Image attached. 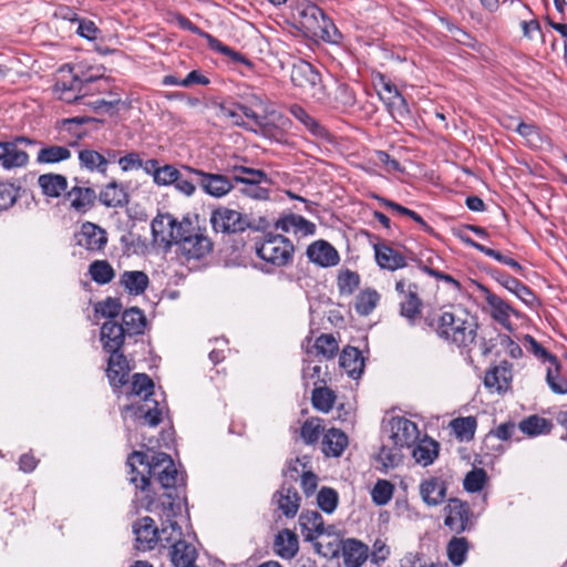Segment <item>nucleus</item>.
<instances>
[{"label":"nucleus","mask_w":567,"mask_h":567,"mask_svg":"<svg viewBox=\"0 0 567 567\" xmlns=\"http://www.w3.org/2000/svg\"><path fill=\"white\" fill-rule=\"evenodd\" d=\"M127 465L132 473L130 481L136 488L146 491L150 486V480L156 478L159 485L167 489L165 494L167 498L176 502L172 489H175L178 481L183 482V478L179 477L178 471L168 454L159 452L148 458L145 453L134 451L127 458ZM176 498L179 502L177 495Z\"/></svg>","instance_id":"obj_1"},{"label":"nucleus","mask_w":567,"mask_h":567,"mask_svg":"<svg viewBox=\"0 0 567 567\" xmlns=\"http://www.w3.org/2000/svg\"><path fill=\"white\" fill-rule=\"evenodd\" d=\"M424 324L437 338L460 349L472 346L477 337L478 324L465 311L431 312L424 317Z\"/></svg>","instance_id":"obj_2"},{"label":"nucleus","mask_w":567,"mask_h":567,"mask_svg":"<svg viewBox=\"0 0 567 567\" xmlns=\"http://www.w3.org/2000/svg\"><path fill=\"white\" fill-rule=\"evenodd\" d=\"M291 82L299 87L303 94L312 99L315 102L326 104L329 102V94L326 85L322 83L321 74L315 66L303 60L292 65Z\"/></svg>","instance_id":"obj_3"},{"label":"nucleus","mask_w":567,"mask_h":567,"mask_svg":"<svg viewBox=\"0 0 567 567\" xmlns=\"http://www.w3.org/2000/svg\"><path fill=\"white\" fill-rule=\"evenodd\" d=\"M317 1L311 0L305 2V4H295L292 9L297 11V21L305 34L326 39L330 37L329 28L332 27V22L316 4Z\"/></svg>","instance_id":"obj_4"},{"label":"nucleus","mask_w":567,"mask_h":567,"mask_svg":"<svg viewBox=\"0 0 567 567\" xmlns=\"http://www.w3.org/2000/svg\"><path fill=\"white\" fill-rule=\"evenodd\" d=\"M154 383L145 373H136L133 375L131 394L143 396V403L136 409V416L144 419L145 423L156 426L162 421V411L158 403L151 399L153 394Z\"/></svg>","instance_id":"obj_5"},{"label":"nucleus","mask_w":567,"mask_h":567,"mask_svg":"<svg viewBox=\"0 0 567 567\" xmlns=\"http://www.w3.org/2000/svg\"><path fill=\"white\" fill-rule=\"evenodd\" d=\"M293 245L282 235L267 234L257 245L256 252L266 262L277 267L288 265L292 260Z\"/></svg>","instance_id":"obj_6"},{"label":"nucleus","mask_w":567,"mask_h":567,"mask_svg":"<svg viewBox=\"0 0 567 567\" xmlns=\"http://www.w3.org/2000/svg\"><path fill=\"white\" fill-rule=\"evenodd\" d=\"M210 224L216 233L237 234L251 228L249 218L225 206H220L212 212Z\"/></svg>","instance_id":"obj_7"},{"label":"nucleus","mask_w":567,"mask_h":567,"mask_svg":"<svg viewBox=\"0 0 567 567\" xmlns=\"http://www.w3.org/2000/svg\"><path fill=\"white\" fill-rule=\"evenodd\" d=\"M444 525L455 534H462L474 526L473 513L468 503L450 498L444 507Z\"/></svg>","instance_id":"obj_8"},{"label":"nucleus","mask_w":567,"mask_h":567,"mask_svg":"<svg viewBox=\"0 0 567 567\" xmlns=\"http://www.w3.org/2000/svg\"><path fill=\"white\" fill-rule=\"evenodd\" d=\"M184 171L194 175L200 188L209 196L220 198L234 188L233 177L223 174L206 173L204 171L184 166Z\"/></svg>","instance_id":"obj_9"},{"label":"nucleus","mask_w":567,"mask_h":567,"mask_svg":"<svg viewBox=\"0 0 567 567\" xmlns=\"http://www.w3.org/2000/svg\"><path fill=\"white\" fill-rule=\"evenodd\" d=\"M32 145L34 141L25 136H18L12 141L0 142V164L6 169L23 167L29 162V155L19 145Z\"/></svg>","instance_id":"obj_10"},{"label":"nucleus","mask_w":567,"mask_h":567,"mask_svg":"<svg viewBox=\"0 0 567 567\" xmlns=\"http://www.w3.org/2000/svg\"><path fill=\"white\" fill-rule=\"evenodd\" d=\"M164 513L166 520L162 523L161 529H158V544L163 547L172 548L177 542L183 538V532L176 520L173 519L181 511V503L169 501L167 504L163 502Z\"/></svg>","instance_id":"obj_11"},{"label":"nucleus","mask_w":567,"mask_h":567,"mask_svg":"<svg viewBox=\"0 0 567 567\" xmlns=\"http://www.w3.org/2000/svg\"><path fill=\"white\" fill-rule=\"evenodd\" d=\"M390 440L399 447H411L419 440L416 424L405 417H393L390 422Z\"/></svg>","instance_id":"obj_12"},{"label":"nucleus","mask_w":567,"mask_h":567,"mask_svg":"<svg viewBox=\"0 0 567 567\" xmlns=\"http://www.w3.org/2000/svg\"><path fill=\"white\" fill-rule=\"evenodd\" d=\"M179 249L187 259H200L213 250V241L198 228L183 238Z\"/></svg>","instance_id":"obj_13"},{"label":"nucleus","mask_w":567,"mask_h":567,"mask_svg":"<svg viewBox=\"0 0 567 567\" xmlns=\"http://www.w3.org/2000/svg\"><path fill=\"white\" fill-rule=\"evenodd\" d=\"M78 85H80V78L73 74L72 68L64 65L59 69V76L54 84V93L59 100L66 103L78 102Z\"/></svg>","instance_id":"obj_14"},{"label":"nucleus","mask_w":567,"mask_h":567,"mask_svg":"<svg viewBox=\"0 0 567 567\" xmlns=\"http://www.w3.org/2000/svg\"><path fill=\"white\" fill-rule=\"evenodd\" d=\"M307 257L311 262L323 268L336 266L340 261L338 250L330 243L322 239L308 246Z\"/></svg>","instance_id":"obj_15"},{"label":"nucleus","mask_w":567,"mask_h":567,"mask_svg":"<svg viewBox=\"0 0 567 567\" xmlns=\"http://www.w3.org/2000/svg\"><path fill=\"white\" fill-rule=\"evenodd\" d=\"M106 244L107 234L102 227L90 221L82 225L81 231L78 235V245L89 251H101Z\"/></svg>","instance_id":"obj_16"},{"label":"nucleus","mask_w":567,"mask_h":567,"mask_svg":"<svg viewBox=\"0 0 567 567\" xmlns=\"http://www.w3.org/2000/svg\"><path fill=\"white\" fill-rule=\"evenodd\" d=\"M133 532L138 550L153 549L158 543V529L154 526V520L150 516L137 519L133 525Z\"/></svg>","instance_id":"obj_17"},{"label":"nucleus","mask_w":567,"mask_h":567,"mask_svg":"<svg viewBox=\"0 0 567 567\" xmlns=\"http://www.w3.org/2000/svg\"><path fill=\"white\" fill-rule=\"evenodd\" d=\"M101 342L104 351L109 353L121 352L127 336L121 323L114 320L105 321L101 327Z\"/></svg>","instance_id":"obj_18"},{"label":"nucleus","mask_w":567,"mask_h":567,"mask_svg":"<svg viewBox=\"0 0 567 567\" xmlns=\"http://www.w3.org/2000/svg\"><path fill=\"white\" fill-rule=\"evenodd\" d=\"M491 275L499 285H502L505 289L514 293L524 303L533 306L536 302V296L534 295L532 289L526 285L522 284L516 278L498 269H492Z\"/></svg>","instance_id":"obj_19"},{"label":"nucleus","mask_w":567,"mask_h":567,"mask_svg":"<svg viewBox=\"0 0 567 567\" xmlns=\"http://www.w3.org/2000/svg\"><path fill=\"white\" fill-rule=\"evenodd\" d=\"M131 367L122 352L110 353L107 360L106 375L114 389H120L128 381Z\"/></svg>","instance_id":"obj_20"},{"label":"nucleus","mask_w":567,"mask_h":567,"mask_svg":"<svg viewBox=\"0 0 567 567\" xmlns=\"http://www.w3.org/2000/svg\"><path fill=\"white\" fill-rule=\"evenodd\" d=\"M65 197L70 203V207L80 214H85L91 210L97 199V195L92 187L74 185Z\"/></svg>","instance_id":"obj_21"},{"label":"nucleus","mask_w":567,"mask_h":567,"mask_svg":"<svg viewBox=\"0 0 567 567\" xmlns=\"http://www.w3.org/2000/svg\"><path fill=\"white\" fill-rule=\"evenodd\" d=\"M97 199L105 207L123 208L130 203V195L123 185L113 179L103 187Z\"/></svg>","instance_id":"obj_22"},{"label":"nucleus","mask_w":567,"mask_h":567,"mask_svg":"<svg viewBox=\"0 0 567 567\" xmlns=\"http://www.w3.org/2000/svg\"><path fill=\"white\" fill-rule=\"evenodd\" d=\"M512 364L507 361H502L486 371L484 377V385L488 389H494L497 392L506 391L512 382Z\"/></svg>","instance_id":"obj_23"},{"label":"nucleus","mask_w":567,"mask_h":567,"mask_svg":"<svg viewBox=\"0 0 567 567\" xmlns=\"http://www.w3.org/2000/svg\"><path fill=\"white\" fill-rule=\"evenodd\" d=\"M482 289L485 292V300L491 308L492 318L511 331L513 327L509 317L511 313H516L515 310L505 300L487 288L482 287Z\"/></svg>","instance_id":"obj_24"},{"label":"nucleus","mask_w":567,"mask_h":567,"mask_svg":"<svg viewBox=\"0 0 567 567\" xmlns=\"http://www.w3.org/2000/svg\"><path fill=\"white\" fill-rule=\"evenodd\" d=\"M419 285L409 284L408 291L403 299L400 301V315L404 317L411 326L416 323L420 318L423 302L417 295Z\"/></svg>","instance_id":"obj_25"},{"label":"nucleus","mask_w":567,"mask_h":567,"mask_svg":"<svg viewBox=\"0 0 567 567\" xmlns=\"http://www.w3.org/2000/svg\"><path fill=\"white\" fill-rule=\"evenodd\" d=\"M446 484L439 477L424 480L420 484V495L427 506H437L446 497Z\"/></svg>","instance_id":"obj_26"},{"label":"nucleus","mask_w":567,"mask_h":567,"mask_svg":"<svg viewBox=\"0 0 567 567\" xmlns=\"http://www.w3.org/2000/svg\"><path fill=\"white\" fill-rule=\"evenodd\" d=\"M374 254L378 265L383 269L394 271L406 266L405 257L386 244H375Z\"/></svg>","instance_id":"obj_27"},{"label":"nucleus","mask_w":567,"mask_h":567,"mask_svg":"<svg viewBox=\"0 0 567 567\" xmlns=\"http://www.w3.org/2000/svg\"><path fill=\"white\" fill-rule=\"evenodd\" d=\"M278 508L286 517H295L300 508V496L295 487L284 484L274 495Z\"/></svg>","instance_id":"obj_28"},{"label":"nucleus","mask_w":567,"mask_h":567,"mask_svg":"<svg viewBox=\"0 0 567 567\" xmlns=\"http://www.w3.org/2000/svg\"><path fill=\"white\" fill-rule=\"evenodd\" d=\"M340 367L353 379L360 378L364 368V359L359 349L346 347L339 358Z\"/></svg>","instance_id":"obj_29"},{"label":"nucleus","mask_w":567,"mask_h":567,"mask_svg":"<svg viewBox=\"0 0 567 567\" xmlns=\"http://www.w3.org/2000/svg\"><path fill=\"white\" fill-rule=\"evenodd\" d=\"M299 524L306 540H313L324 533L323 518L317 511H303Z\"/></svg>","instance_id":"obj_30"},{"label":"nucleus","mask_w":567,"mask_h":567,"mask_svg":"<svg viewBox=\"0 0 567 567\" xmlns=\"http://www.w3.org/2000/svg\"><path fill=\"white\" fill-rule=\"evenodd\" d=\"M457 236L467 246H471V247L475 248L476 250L483 252L484 255H486L488 257H492V258L496 259L497 261H499V262H502V264H504L506 266H509L517 274L523 275L524 268L516 260H514L513 258L503 255L498 250L488 248V247H486L484 245H481V244L476 243L471 237L464 235L463 230H460Z\"/></svg>","instance_id":"obj_31"},{"label":"nucleus","mask_w":567,"mask_h":567,"mask_svg":"<svg viewBox=\"0 0 567 567\" xmlns=\"http://www.w3.org/2000/svg\"><path fill=\"white\" fill-rule=\"evenodd\" d=\"M299 548L298 537L290 529H282L278 533L274 542L275 553L285 559H291L296 556Z\"/></svg>","instance_id":"obj_32"},{"label":"nucleus","mask_w":567,"mask_h":567,"mask_svg":"<svg viewBox=\"0 0 567 567\" xmlns=\"http://www.w3.org/2000/svg\"><path fill=\"white\" fill-rule=\"evenodd\" d=\"M276 228L285 233L293 230L296 234L312 235L316 231V225L302 216L290 214L276 221Z\"/></svg>","instance_id":"obj_33"},{"label":"nucleus","mask_w":567,"mask_h":567,"mask_svg":"<svg viewBox=\"0 0 567 567\" xmlns=\"http://www.w3.org/2000/svg\"><path fill=\"white\" fill-rule=\"evenodd\" d=\"M171 561L175 567H192L195 564L197 553L192 544L182 539L171 548Z\"/></svg>","instance_id":"obj_34"},{"label":"nucleus","mask_w":567,"mask_h":567,"mask_svg":"<svg viewBox=\"0 0 567 567\" xmlns=\"http://www.w3.org/2000/svg\"><path fill=\"white\" fill-rule=\"evenodd\" d=\"M369 548L355 539H348L343 544V561L348 567H360L368 558Z\"/></svg>","instance_id":"obj_35"},{"label":"nucleus","mask_w":567,"mask_h":567,"mask_svg":"<svg viewBox=\"0 0 567 567\" xmlns=\"http://www.w3.org/2000/svg\"><path fill=\"white\" fill-rule=\"evenodd\" d=\"M439 443L433 439L425 437L413 447L412 456L416 463L427 466L439 456Z\"/></svg>","instance_id":"obj_36"},{"label":"nucleus","mask_w":567,"mask_h":567,"mask_svg":"<svg viewBox=\"0 0 567 567\" xmlns=\"http://www.w3.org/2000/svg\"><path fill=\"white\" fill-rule=\"evenodd\" d=\"M150 279L144 271L127 270L121 275L120 285H122L130 295H141L148 287Z\"/></svg>","instance_id":"obj_37"},{"label":"nucleus","mask_w":567,"mask_h":567,"mask_svg":"<svg viewBox=\"0 0 567 567\" xmlns=\"http://www.w3.org/2000/svg\"><path fill=\"white\" fill-rule=\"evenodd\" d=\"M122 327L127 336H137L144 332L146 327V317L137 307L126 309L122 315Z\"/></svg>","instance_id":"obj_38"},{"label":"nucleus","mask_w":567,"mask_h":567,"mask_svg":"<svg viewBox=\"0 0 567 567\" xmlns=\"http://www.w3.org/2000/svg\"><path fill=\"white\" fill-rule=\"evenodd\" d=\"M233 181L239 184L270 183L268 175L261 169H255L241 165H234L229 168Z\"/></svg>","instance_id":"obj_39"},{"label":"nucleus","mask_w":567,"mask_h":567,"mask_svg":"<svg viewBox=\"0 0 567 567\" xmlns=\"http://www.w3.org/2000/svg\"><path fill=\"white\" fill-rule=\"evenodd\" d=\"M348 445L347 435L337 429H330L322 440V452L328 456H340Z\"/></svg>","instance_id":"obj_40"},{"label":"nucleus","mask_w":567,"mask_h":567,"mask_svg":"<svg viewBox=\"0 0 567 567\" xmlns=\"http://www.w3.org/2000/svg\"><path fill=\"white\" fill-rule=\"evenodd\" d=\"M38 184L42 189V193L50 197H59L68 187L66 177L53 173L40 175Z\"/></svg>","instance_id":"obj_41"},{"label":"nucleus","mask_w":567,"mask_h":567,"mask_svg":"<svg viewBox=\"0 0 567 567\" xmlns=\"http://www.w3.org/2000/svg\"><path fill=\"white\" fill-rule=\"evenodd\" d=\"M168 238L166 241V249H169L173 244H177L178 246L183 243V238H186L190 235L195 229L193 228L192 221L188 218H184L182 221H178L174 216L173 219L168 221Z\"/></svg>","instance_id":"obj_42"},{"label":"nucleus","mask_w":567,"mask_h":567,"mask_svg":"<svg viewBox=\"0 0 567 567\" xmlns=\"http://www.w3.org/2000/svg\"><path fill=\"white\" fill-rule=\"evenodd\" d=\"M79 163L81 168L105 175V158L102 153L93 148L79 151Z\"/></svg>","instance_id":"obj_43"},{"label":"nucleus","mask_w":567,"mask_h":567,"mask_svg":"<svg viewBox=\"0 0 567 567\" xmlns=\"http://www.w3.org/2000/svg\"><path fill=\"white\" fill-rule=\"evenodd\" d=\"M379 96L384 102L395 121L405 120L410 116L408 102L401 93L392 96H384L382 92H379Z\"/></svg>","instance_id":"obj_44"},{"label":"nucleus","mask_w":567,"mask_h":567,"mask_svg":"<svg viewBox=\"0 0 567 567\" xmlns=\"http://www.w3.org/2000/svg\"><path fill=\"white\" fill-rule=\"evenodd\" d=\"M468 542L465 537H453L446 546L447 557L454 566H461L468 553Z\"/></svg>","instance_id":"obj_45"},{"label":"nucleus","mask_w":567,"mask_h":567,"mask_svg":"<svg viewBox=\"0 0 567 567\" xmlns=\"http://www.w3.org/2000/svg\"><path fill=\"white\" fill-rule=\"evenodd\" d=\"M89 275L99 285H106L115 277V270L107 260H94L89 266Z\"/></svg>","instance_id":"obj_46"},{"label":"nucleus","mask_w":567,"mask_h":567,"mask_svg":"<svg viewBox=\"0 0 567 567\" xmlns=\"http://www.w3.org/2000/svg\"><path fill=\"white\" fill-rule=\"evenodd\" d=\"M549 430V421L538 415H530L518 423V431L528 436H536L539 434L548 433Z\"/></svg>","instance_id":"obj_47"},{"label":"nucleus","mask_w":567,"mask_h":567,"mask_svg":"<svg viewBox=\"0 0 567 567\" xmlns=\"http://www.w3.org/2000/svg\"><path fill=\"white\" fill-rule=\"evenodd\" d=\"M71 157V152L65 146L51 145L42 147L37 156L39 163L54 164L66 161Z\"/></svg>","instance_id":"obj_48"},{"label":"nucleus","mask_w":567,"mask_h":567,"mask_svg":"<svg viewBox=\"0 0 567 567\" xmlns=\"http://www.w3.org/2000/svg\"><path fill=\"white\" fill-rule=\"evenodd\" d=\"M290 113L300 121L313 135L322 137L327 134L326 128L310 116L303 107L293 104L290 107Z\"/></svg>","instance_id":"obj_49"},{"label":"nucleus","mask_w":567,"mask_h":567,"mask_svg":"<svg viewBox=\"0 0 567 567\" xmlns=\"http://www.w3.org/2000/svg\"><path fill=\"white\" fill-rule=\"evenodd\" d=\"M104 81L101 76H87L85 79L80 78V85H78L76 95L78 102L76 104L87 103L85 99L90 95H93L94 92H101V82Z\"/></svg>","instance_id":"obj_50"},{"label":"nucleus","mask_w":567,"mask_h":567,"mask_svg":"<svg viewBox=\"0 0 567 567\" xmlns=\"http://www.w3.org/2000/svg\"><path fill=\"white\" fill-rule=\"evenodd\" d=\"M380 296L375 290H364L357 296L355 311L361 316L370 315L379 302Z\"/></svg>","instance_id":"obj_51"},{"label":"nucleus","mask_w":567,"mask_h":567,"mask_svg":"<svg viewBox=\"0 0 567 567\" xmlns=\"http://www.w3.org/2000/svg\"><path fill=\"white\" fill-rule=\"evenodd\" d=\"M311 401L315 409L321 412H329L334 404L336 395L332 390L326 386L316 388L312 391Z\"/></svg>","instance_id":"obj_52"},{"label":"nucleus","mask_w":567,"mask_h":567,"mask_svg":"<svg viewBox=\"0 0 567 567\" xmlns=\"http://www.w3.org/2000/svg\"><path fill=\"white\" fill-rule=\"evenodd\" d=\"M323 431L322 421L318 417L306 420L300 429V436L306 444H315L318 442Z\"/></svg>","instance_id":"obj_53"},{"label":"nucleus","mask_w":567,"mask_h":567,"mask_svg":"<svg viewBox=\"0 0 567 567\" xmlns=\"http://www.w3.org/2000/svg\"><path fill=\"white\" fill-rule=\"evenodd\" d=\"M173 219V215L171 214H158L151 224L152 235L155 241H159L164 244L166 247V241L168 238V221Z\"/></svg>","instance_id":"obj_54"},{"label":"nucleus","mask_w":567,"mask_h":567,"mask_svg":"<svg viewBox=\"0 0 567 567\" xmlns=\"http://www.w3.org/2000/svg\"><path fill=\"white\" fill-rule=\"evenodd\" d=\"M476 420L473 416L457 417L451 422V426L461 440H471L476 429Z\"/></svg>","instance_id":"obj_55"},{"label":"nucleus","mask_w":567,"mask_h":567,"mask_svg":"<svg viewBox=\"0 0 567 567\" xmlns=\"http://www.w3.org/2000/svg\"><path fill=\"white\" fill-rule=\"evenodd\" d=\"M339 503V495L331 487H322L317 495L318 506L327 514H332Z\"/></svg>","instance_id":"obj_56"},{"label":"nucleus","mask_w":567,"mask_h":567,"mask_svg":"<svg viewBox=\"0 0 567 567\" xmlns=\"http://www.w3.org/2000/svg\"><path fill=\"white\" fill-rule=\"evenodd\" d=\"M487 480V474L484 468H473L464 478V489L470 493H476L483 489Z\"/></svg>","instance_id":"obj_57"},{"label":"nucleus","mask_w":567,"mask_h":567,"mask_svg":"<svg viewBox=\"0 0 567 567\" xmlns=\"http://www.w3.org/2000/svg\"><path fill=\"white\" fill-rule=\"evenodd\" d=\"M313 348L318 354L326 359H332L338 352L339 346L332 334H321L317 338Z\"/></svg>","instance_id":"obj_58"},{"label":"nucleus","mask_w":567,"mask_h":567,"mask_svg":"<svg viewBox=\"0 0 567 567\" xmlns=\"http://www.w3.org/2000/svg\"><path fill=\"white\" fill-rule=\"evenodd\" d=\"M546 381L549 388L559 394L567 393V380L559 375V364L556 360L555 363H550L546 372Z\"/></svg>","instance_id":"obj_59"},{"label":"nucleus","mask_w":567,"mask_h":567,"mask_svg":"<svg viewBox=\"0 0 567 567\" xmlns=\"http://www.w3.org/2000/svg\"><path fill=\"white\" fill-rule=\"evenodd\" d=\"M394 492V486L385 480H379L371 492L372 501L377 505H385L388 504Z\"/></svg>","instance_id":"obj_60"},{"label":"nucleus","mask_w":567,"mask_h":567,"mask_svg":"<svg viewBox=\"0 0 567 567\" xmlns=\"http://www.w3.org/2000/svg\"><path fill=\"white\" fill-rule=\"evenodd\" d=\"M360 284V276L352 270H341L338 276V288L341 293L351 295Z\"/></svg>","instance_id":"obj_61"},{"label":"nucleus","mask_w":567,"mask_h":567,"mask_svg":"<svg viewBox=\"0 0 567 567\" xmlns=\"http://www.w3.org/2000/svg\"><path fill=\"white\" fill-rule=\"evenodd\" d=\"M206 37L208 39L209 47L213 50H216V51L223 53L224 55L229 56L234 62L241 63V64H245V65H250V61L245 55H243L241 53L233 50L228 45H225L218 39L209 35V34H206Z\"/></svg>","instance_id":"obj_62"},{"label":"nucleus","mask_w":567,"mask_h":567,"mask_svg":"<svg viewBox=\"0 0 567 567\" xmlns=\"http://www.w3.org/2000/svg\"><path fill=\"white\" fill-rule=\"evenodd\" d=\"M524 346L535 357L542 359L544 362L555 363L557 358L549 353L536 339L529 334L524 337Z\"/></svg>","instance_id":"obj_63"},{"label":"nucleus","mask_w":567,"mask_h":567,"mask_svg":"<svg viewBox=\"0 0 567 567\" xmlns=\"http://www.w3.org/2000/svg\"><path fill=\"white\" fill-rule=\"evenodd\" d=\"M122 310V303L120 299L109 297L105 300L99 302L95 307V311L101 313L102 317L114 319Z\"/></svg>","instance_id":"obj_64"}]
</instances>
